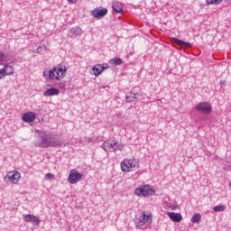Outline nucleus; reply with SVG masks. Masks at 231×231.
<instances>
[{"instance_id":"obj_1","label":"nucleus","mask_w":231,"mask_h":231,"mask_svg":"<svg viewBox=\"0 0 231 231\" xmlns=\"http://www.w3.org/2000/svg\"><path fill=\"white\" fill-rule=\"evenodd\" d=\"M41 141L35 143V147L42 149H48V147H53L54 149L66 147V140L60 138L59 134L50 131L39 132Z\"/></svg>"},{"instance_id":"obj_2","label":"nucleus","mask_w":231,"mask_h":231,"mask_svg":"<svg viewBox=\"0 0 231 231\" xmlns=\"http://www.w3.org/2000/svg\"><path fill=\"white\" fill-rule=\"evenodd\" d=\"M134 194L135 196L147 198L148 196H154L156 190L151 185H143L134 189Z\"/></svg>"},{"instance_id":"obj_3","label":"nucleus","mask_w":231,"mask_h":231,"mask_svg":"<svg viewBox=\"0 0 231 231\" xmlns=\"http://www.w3.org/2000/svg\"><path fill=\"white\" fill-rule=\"evenodd\" d=\"M195 109L204 115H210L212 113V105L208 102H200L195 106Z\"/></svg>"},{"instance_id":"obj_4","label":"nucleus","mask_w":231,"mask_h":231,"mask_svg":"<svg viewBox=\"0 0 231 231\" xmlns=\"http://www.w3.org/2000/svg\"><path fill=\"white\" fill-rule=\"evenodd\" d=\"M82 180V173L78 172L77 170H71L69 174L68 181L70 185H75Z\"/></svg>"},{"instance_id":"obj_5","label":"nucleus","mask_w":231,"mask_h":231,"mask_svg":"<svg viewBox=\"0 0 231 231\" xmlns=\"http://www.w3.org/2000/svg\"><path fill=\"white\" fill-rule=\"evenodd\" d=\"M91 15L94 19H102V17H106L107 15V8L106 7H96L91 11Z\"/></svg>"},{"instance_id":"obj_6","label":"nucleus","mask_w":231,"mask_h":231,"mask_svg":"<svg viewBox=\"0 0 231 231\" xmlns=\"http://www.w3.org/2000/svg\"><path fill=\"white\" fill-rule=\"evenodd\" d=\"M136 167V163H134V160H124L121 162V170L123 172H130L131 169H134Z\"/></svg>"},{"instance_id":"obj_7","label":"nucleus","mask_w":231,"mask_h":231,"mask_svg":"<svg viewBox=\"0 0 231 231\" xmlns=\"http://www.w3.org/2000/svg\"><path fill=\"white\" fill-rule=\"evenodd\" d=\"M25 223H32L34 226H37L41 223V219L32 214H27L23 217Z\"/></svg>"},{"instance_id":"obj_8","label":"nucleus","mask_w":231,"mask_h":231,"mask_svg":"<svg viewBox=\"0 0 231 231\" xmlns=\"http://www.w3.org/2000/svg\"><path fill=\"white\" fill-rule=\"evenodd\" d=\"M115 145H116L115 141L106 140L103 143L101 147L106 151V152H115Z\"/></svg>"},{"instance_id":"obj_9","label":"nucleus","mask_w":231,"mask_h":231,"mask_svg":"<svg viewBox=\"0 0 231 231\" xmlns=\"http://www.w3.org/2000/svg\"><path fill=\"white\" fill-rule=\"evenodd\" d=\"M35 118H37V115H35V113L26 112L23 115L22 120L27 124H32V122H35Z\"/></svg>"},{"instance_id":"obj_10","label":"nucleus","mask_w":231,"mask_h":231,"mask_svg":"<svg viewBox=\"0 0 231 231\" xmlns=\"http://www.w3.org/2000/svg\"><path fill=\"white\" fill-rule=\"evenodd\" d=\"M43 77H45V79H50V80H57V68L53 67L51 70H44Z\"/></svg>"},{"instance_id":"obj_11","label":"nucleus","mask_w":231,"mask_h":231,"mask_svg":"<svg viewBox=\"0 0 231 231\" xmlns=\"http://www.w3.org/2000/svg\"><path fill=\"white\" fill-rule=\"evenodd\" d=\"M21 179V173L19 171H15L14 173L9 172L7 174V181L11 183H17Z\"/></svg>"},{"instance_id":"obj_12","label":"nucleus","mask_w":231,"mask_h":231,"mask_svg":"<svg viewBox=\"0 0 231 231\" xmlns=\"http://www.w3.org/2000/svg\"><path fill=\"white\" fill-rule=\"evenodd\" d=\"M56 68V80H60V79H64L66 77V72L68 69L66 67H55Z\"/></svg>"},{"instance_id":"obj_13","label":"nucleus","mask_w":231,"mask_h":231,"mask_svg":"<svg viewBox=\"0 0 231 231\" xmlns=\"http://www.w3.org/2000/svg\"><path fill=\"white\" fill-rule=\"evenodd\" d=\"M60 94L59 88L51 87L43 92V97H55Z\"/></svg>"},{"instance_id":"obj_14","label":"nucleus","mask_w":231,"mask_h":231,"mask_svg":"<svg viewBox=\"0 0 231 231\" xmlns=\"http://www.w3.org/2000/svg\"><path fill=\"white\" fill-rule=\"evenodd\" d=\"M168 216L171 221L174 223H180L181 219H183V217L180 213H175V212H168Z\"/></svg>"},{"instance_id":"obj_15","label":"nucleus","mask_w":231,"mask_h":231,"mask_svg":"<svg viewBox=\"0 0 231 231\" xmlns=\"http://www.w3.org/2000/svg\"><path fill=\"white\" fill-rule=\"evenodd\" d=\"M138 97H140V94H138L137 92L130 91L126 94L125 100L128 103L134 102L138 100Z\"/></svg>"},{"instance_id":"obj_16","label":"nucleus","mask_w":231,"mask_h":231,"mask_svg":"<svg viewBox=\"0 0 231 231\" xmlns=\"http://www.w3.org/2000/svg\"><path fill=\"white\" fill-rule=\"evenodd\" d=\"M79 35H82L80 27H72L69 30V37H79Z\"/></svg>"},{"instance_id":"obj_17","label":"nucleus","mask_w":231,"mask_h":231,"mask_svg":"<svg viewBox=\"0 0 231 231\" xmlns=\"http://www.w3.org/2000/svg\"><path fill=\"white\" fill-rule=\"evenodd\" d=\"M112 8L116 14H124V5L120 2L114 3Z\"/></svg>"},{"instance_id":"obj_18","label":"nucleus","mask_w":231,"mask_h":231,"mask_svg":"<svg viewBox=\"0 0 231 231\" xmlns=\"http://www.w3.org/2000/svg\"><path fill=\"white\" fill-rule=\"evenodd\" d=\"M173 42L175 44H178V46H181L182 48H192V44L190 42H187L178 38H173Z\"/></svg>"},{"instance_id":"obj_19","label":"nucleus","mask_w":231,"mask_h":231,"mask_svg":"<svg viewBox=\"0 0 231 231\" xmlns=\"http://www.w3.org/2000/svg\"><path fill=\"white\" fill-rule=\"evenodd\" d=\"M135 225L136 226H143V225H145V213H143L138 218H136Z\"/></svg>"},{"instance_id":"obj_20","label":"nucleus","mask_w":231,"mask_h":231,"mask_svg":"<svg viewBox=\"0 0 231 231\" xmlns=\"http://www.w3.org/2000/svg\"><path fill=\"white\" fill-rule=\"evenodd\" d=\"M109 64H115V66H122V64H124V60L122 58H114L109 60Z\"/></svg>"},{"instance_id":"obj_21","label":"nucleus","mask_w":231,"mask_h":231,"mask_svg":"<svg viewBox=\"0 0 231 231\" xmlns=\"http://www.w3.org/2000/svg\"><path fill=\"white\" fill-rule=\"evenodd\" d=\"M92 71L94 72L95 77H98V75H102V69L100 68V64H97L92 68Z\"/></svg>"},{"instance_id":"obj_22","label":"nucleus","mask_w":231,"mask_h":231,"mask_svg":"<svg viewBox=\"0 0 231 231\" xmlns=\"http://www.w3.org/2000/svg\"><path fill=\"white\" fill-rule=\"evenodd\" d=\"M4 69L5 72V75H14V67L10 66V65H5L4 66Z\"/></svg>"},{"instance_id":"obj_23","label":"nucleus","mask_w":231,"mask_h":231,"mask_svg":"<svg viewBox=\"0 0 231 231\" xmlns=\"http://www.w3.org/2000/svg\"><path fill=\"white\" fill-rule=\"evenodd\" d=\"M199 221H201V214L199 213L194 214L193 217H191V222L199 223Z\"/></svg>"},{"instance_id":"obj_24","label":"nucleus","mask_w":231,"mask_h":231,"mask_svg":"<svg viewBox=\"0 0 231 231\" xmlns=\"http://www.w3.org/2000/svg\"><path fill=\"white\" fill-rule=\"evenodd\" d=\"M214 212H225L226 210V206L219 205L213 208Z\"/></svg>"},{"instance_id":"obj_25","label":"nucleus","mask_w":231,"mask_h":231,"mask_svg":"<svg viewBox=\"0 0 231 231\" xmlns=\"http://www.w3.org/2000/svg\"><path fill=\"white\" fill-rule=\"evenodd\" d=\"M151 223H152V217L144 213V225H151Z\"/></svg>"},{"instance_id":"obj_26","label":"nucleus","mask_w":231,"mask_h":231,"mask_svg":"<svg viewBox=\"0 0 231 231\" xmlns=\"http://www.w3.org/2000/svg\"><path fill=\"white\" fill-rule=\"evenodd\" d=\"M115 143H116L114 145L115 152L116 151H122V149H124V144L118 143L117 142H115Z\"/></svg>"},{"instance_id":"obj_27","label":"nucleus","mask_w":231,"mask_h":231,"mask_svg":"<svg viewBox=\"0 0 231 231\" xmlns=\"http://www.w3.org/2000/svg\"><path fill=\"white\" fill-rule=\"evenodd\" d=\"M208 5H221V0H206Z\"/></svg>"},{"instance_id":"obj_28","label":"nucleus","mask_w":231,"mask_h":231,"mask_svg":"<svg viewBox=\"0 0 231 231\" xmlns=\"http://www.w3.org/2000/svg\"><path fill=\"white\" fill-rule=\"evenodd\" d=\"M5 77H6V72H5V69L2 68L0 69V80L1 79H5Z\"/></svg>"},{"instance_id":"obj_29","label":"nucleus","mask_w":231,"mask_h":231,"mask_svg":"<svg viewBox=\"0 0 231 231\" xmlns=\"http://www.w3.org/2000/svg\"><path fill=\"white\" fill-rule=\"evenodd\" d=\"M101 71H105V69H109V65L107 63L106 64H100Z\"/></svg>"},{"instance_id":"obj_30","label":"nucleus","mask_w":231,"mask_h":231,"mask_svg":"<svg viewBox=\"0 0 231 231\" xmlns=\"http://www.w3.org/2000/svg\"><path fill=\"white\" fill-rule=\"evenodd\" d=\"M46 180H53V178H55V175H53V173H47L45 175Z\"/></svg>"},{"instance_id":"obj_31","label":"nucleus","mask_w":231,"mask_h":231,"mask_svg":"<svg viewBox=\"0 0 231 231\" xmlns=\"http://www.w3.org/2000/svg\"><path fill=\"white\" fill-rule=\"evenodd\" d=\"M41 51H42V46H39L38 48L33 49V51H32L33 53H41Z\"/></svg>"},{"instance_id":"obj_32","label":"nucleus","mask_w":231,"mask_h":231,"mask_svg":"<svg viewBox=\"0 0 231 231\" xmlns=\"http://www.w3.org/2000/svg\"><path fill=\"white\" fill-rule=\"evenodd\" d=\"M6 59V56L5 55V52H0V62H3Z\"/></svg>"},{"instance_id":"obj_33","label":"nucleus","mask_w":231,"mask_h":231,"mask_svg":"<svg viewBox=\"0 0 231 231\" xmlns=\"http://www.w3.org/2000/svg\"><path fill=\"white\" fill-rule=\"evenodd\" d=\"M79 0H68L69 3H70V5H75V3H77Z\"/></svg>"},{"instance_id":"obj_34","label":"nucleus","mask_w":231,"mask_h":231,"mask_svg":"<svg viewBox=\"0 0 231 231\" xmlns=\"http://www.w3.org/2000/svg\"><path fill=\"white\" fill-rule=\"evenodd\" d=\"M225 1H226L227 3H230V0H225Z\"/></svg>"},{"instance_id":"obj_35","label":"nucleus","mask_w":231,"mask_h":231,"mask_svg":"<svg viewBox=\"0 0 231 231\" xmlns=\"http://www.w3.org/2000/svg\"><path fill=\"white\" fill-rule=\"evenodd\" d=\"M229 187H231V181L229 182Z\"/></svg>"},{"instance_id":"obj_36","label":"nucleus","mask_w":231,"mask_h":231,"mask_svg":"<svg viewBox=\"0 0 231 231\" xmlns=\"http://www.w3.org/2000/svg\"><path fill=\"white\" fill-rule=\"evenodd\" d=\"M229 2L231 3V0H229Z\"/></svg>"}]
</instances>
